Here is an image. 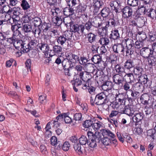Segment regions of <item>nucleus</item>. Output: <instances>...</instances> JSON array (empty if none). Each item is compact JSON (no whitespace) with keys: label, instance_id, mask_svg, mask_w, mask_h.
I'll return each instance as SVG.
<instances>
[{"label":"nucleus","instance_id":"1","mask_svg":"<svg viewBox=\"0 0 156 156\" xmlns=\"http://www.w3.org/2000/svg\"><path fill=\"white\" fill-rule=\"evenodd\" d=\"M115 97L112 94L106 95L104 92L98 94L95 96L94 103L97 105H104L108 102H113Z\"/></svg>","mask_w":156,"mask_h":156},{"label":"nucleus","instance_id":"2","mask_svg":"<svg viewBox=\"0 0 156 156\" xmlns=\"http://www.w3.org/2000/svg\"><path fill=\"white\" fill-rule=\"evenodd\" d=\"M115 97L112 94L106 95L104 92L98 94L95 96L94 103L97 105H104L108 102H113Z\"/></svg>","mask_w":156,"mask_h":156},{"label":"nucleus","instance_id":"3","mask_svg":"<svg viewBox=\"0 0 156 156\" xmlns=\"http://www.w3.org/2000/svg\"><path fill=\"white\" fill-rule=\"evenodd\" d=\"M91 60L94 63L97 64L100 69L103 70L106 67V64L102 60V58L98 55H94L91 58Z\"/></svg>","mask_w":156,"mask_h":156},{"label":"nucleus","instance_id":"4","mask_svg":"<svg viewBox=\"0 0 156 156\" xmlns=\"http://www.w3.org/2000/svg\"><path fill=\"white\" fill-rule=\"evenodd\" d=\"M66 57L70 62L71 67H74L76 64L80 61L79 56L77 55L73 54L70 52L66 53Z\"/></svg>","mask_w":156,"mask_h":156},{"label":"nucleus","instance_id":"5","mask_svg":"<svg viewBox=\"0 0 156 156\" xmlns=\"http://www.w3.org/2000/svg\"><path fill=\"white\" fill-rule=\"evenodd\" d=\"M113 81L115 84H117L119 87L121 88L124 82V77L123 75L119 74H115L112 77Z\"/></svg>","mask_w":156,"mask_h":156},{"label":"nucleus","instance_id":"6","mask_svg":"<svg viewBox=\"0 0 156 156\" xmlns=\"http://www.w3.org/2000/svg\"><path fill=\"white\" fill-rule=\"evenodd\" d=\"M62 64L65 75L69 76H71V73L69 72V69L73 67H70V63L69 60L66 58L62 61Z\"/></svg>","mask_w":156,"mask_h":156},{"label":"nucleus","instance_id":"7","mask_svg":"<svg viewBox=\"0 0 156 156\" xmlns=\"http://www.w3.org/2000/svg\"><path fill=\"white\" fill-rule=\"evenodd\" d=\"M79 77L83 81H86L88 85L90 83L91 80L92 78V76L91 74L89 72H80L78 74Z\"/></svg>","mask_w":156,"mask_h":156},{"label":"nucleus","instance_id":"8","mask_svg":"<svg viewBox=\"0 0 156 156\" xmlns=\"http://www.w3.org/2000/svg\"><path fill=\"white\" fill-rule=\"evenodd\" d=\"M140 54L143 57L145 58H148L151 55H153L152 49L146 47L143 48L140 50Z\"/></svg>","mask_w":156,"mask_h":156},{"label":"nucleus","instance_id":"9","mask_svg":"<svg viewBox=\"0 0 156 156\" xmlns=\"http://www.w3.org/2000/svg\"><path fill=\"white\" fill-rule=\"evenodd\" d=\"M127 99L129 102H132L136 99L139 95V91H134L132 90L126 92Z\"/></svg>","mask_w":156,"mask_h":156},{"label":"nucleus","instance_id":"10","mask_svg":"<svg viewBox=\"0 0 156 156\" xmlns=\"http://www.w3.org/2000/svg\"><path fill=\"white\" fill-rule=\"evenodd\" d=\"M114 52L116 53H120L125 55V48L122 44H114L112 47Z\"/></svg>","mask_w":156,"mask_h":156},{"label":"nucleus","instance_id":"11","mask_svg":"<svg viewBox=\"0 0 156 156\" xmlns=\"http://www.w3.org/2000/svg\"><path fill=\"white\" fill-rule=\"evenodd\" d=\"M122 16L124 18H129L132 16L133 11L132 8L128 6H126L122 10Z\"/></svg>","mask_w":156,"mask_h":156},{"label":"nucleus","instance_id":"12","mask_svg":"<svg viewBox=\"0 0 156 156\" xmlns=\"http://www.w3.org/2000/svg\"><path fill=\"white\" fill-rule=\"evenodd\" d=\"M5 24L10 23L11 25L12 24H15V25H17L18 24V19L15 18V16H12L11 17V16L9 15H6L5 16Z\"/></svg>","mask_w":156,"mask_h":156},{"label":"nucleus","instance_id":"13","mask_svg":"<svg viewBox=\"0 0 156 156\" xmlns=\"http://www.w3.org/2000/svg\"><path fill=\"white\" fill-rule=\"evenodd\" d=\"M112 10H114L116 13L118 12V7L121 6V3L119 0H115L111 1L109 4Z\"/></svg>","mask_w":156,"mask_h":156},{"label":"nucleus","instance_id":"14","mask_svg":"<svg viewBox=\"0 0 156 156\" xmlns=\"http://www.w3.org/2000/svg\"><path fill=\"white\" fill-rule=\"evenodd\" d=\"M97 35L91 32H90L87 34L86 38L87 39L89 43L92 44L96 42Z\"/></svg>","mask_w":156,"mask_h":156},{"label":"nucleus","instance_id":"15","mask_svg":"<svg viewBox=\"0 0 156 156\" xmlns=\"http://www.w3.org/2000/svg\"><path fill=\"white\" fill-rule=\"evenodd\" d=\"M144 115L141 112H136L134 115L133 117V120L134 122L138 123L140 122L143 119Z\"/></svg>","mask_w":156,"mask_h":156},{"label":"nucleus","instance_id":"16","mask_svg":"<svg viewBox=\"0 0 156 156\" xmlns=\"http://www.w3.org/2000/svg\"><path fill=\"white\" fill-rule=\"evenodd\" d=\"M113 87V83L111 81L104 82L101 86L102 89L104 91H108L111 90Z\"/></svg>","mask_w":156,"mask_h":156},{"label":"nucleus","instance_id":"17","mask_svg":"<svg viewBox=\"0 0 156 156\" xmlns=\"http://www.w3.org/2000/svg\"><path fill=\"white\" fill-rule=\"evenodd\" d=\"M74 11L73 8L68 6L63 9V12L65 15L68 17L72 15L74 13Z\"/></svg>","mask_w":156,"mask_h":156},{"label":"nucleus","instance_id":"18","mask_svg":"<svg viewBox=\"0 0 156 156\" xmlns=\"http://www.w3.org/2000/svg\"><path fill=\"white\" fill-rule=\"evenodd\" d=\"M136 78V80H137L138 82L141 84L143 83L144 84H145L149 80L147 76L145 74L141 75Z\"/></svg>","mask_w":156,"mask_h":156},{"label":"nucleus","instance_id":"19","mask_svg":"<svg viewBox=\"0 0 156 156\" xmlns=\"http://www.w3.org/2000/svg\"><path fill=\"white\" fill-rule=\"evenodd\" d=\"M134 76V75H133V73H126L124 77L126 80L127 82L130 83L132 82H134V80H136V78Z\"/></svg>","mask_w":156,"mask_h":156},{"label":"nucleus","instance_id":"20","mask_svg":"<svg viewBox=\"0 0 156 156\" xmlns=\"http://www.w3.org/2000/svg\"><path fill=\"white\" fill-rule=\"evenodd\" d=\"M56 40L58 44L62 46L65 44L66 42L68 43V41L63 35L57 36Z\"/></svg>","mask_w":156,"mask_h":156},{"label":"nucleus","instance_id":"21","mask_svg":"<svg viewBox=\"0 0 156 156\" xmlns=\"http://www.w3.org/2000/svg\"><path fill=\"white\" fill-rule=\"evenodd\" d=\"M51 51H53L54 55H58L61 54L62 51V48L60 45H55L53 47V50H51Z\"/></svg>","mask_w":156,"mask_h":156},{"label":"nucleus","instance_id":"22","mask_svg":"<svg viewBox=\"0 0 156 156\" xmlns=\"http://www.w3.org/2000/svg\"><path fill=\"white\" fill-rule=\"evenodd\" d=\"M110 9L107 7L104 8L101 11V16L103 18L108 17L111 13Z\"/></svg>","mask_w":156,"mask_h":156},{"label":"nucleus","instance_id":"23","mask_svg":"<svg viewBox=\"0 0 156 156\" xmlns=\"http://www.w3.org/2000/svg\"><path fill=\"white\" fill-rule=\"evenodd\" d=\"M146 15L151 18L154 19L156 18V12L155 9H148L146 11Z\"/></svg>","mask_w":156,"mask_h":156},{"label":"nucleus","instance_id":"24","mask_svg":"<svg viewBox=\"0 0 156 156\" xmlns=\"http://www.w3.org/2000/svg\"><path fill=\"white\" fill-rule=\"evenodd\" d=\"M150 99V97L148 95L146 94H143L141 96L140 100L141 103L145 105L148 104V101Z\"/></svg>","mask_w":156,"mask_h":156},{"label":"nucleus","instance_id":"25","mask_svg":"<svg viewBox=\"0 0 156 156\" xmlns=\"http://www.w3.org/2000/svg\"><path fill=\"white\" fill-rule=\"evenodd\" d=\"M102 134L101 133L96 132L94 133L93 139L95 140L97 143H100V142L101 143L102 139Z\"/></svg>","mask_w":156,"mask_h":156},{"label":"nucleus","instance_id":"26","mask_svg":"<svg viewBox=\"0 0 156 156\" xmlns=\"http://www.w3.org/2000/svg\"><path fill=\"white\" fill-rule=\"evenodd\" d=\"M34 27H41L42 23L41 19L38 17H35L32 20Z\"/></svg>","mask_w":156,"mask_h":156},{"label":"nucleus","instance_id":"27","mask_svg":"<svg viewBox=\"0 0 156 156\" xmlns=\"http://www.w3.org/2000/svg\"><path fill=\"white\" fill-rule=\"evenodd\" d=\"M30 49H34L36 47H38L39 43L36 39L31 40L28 43Z\"/></svg>","mask_w":156,"mask_h":156},{"label":"nucleus","instance_id":"28","mask_svg":"<svg viewBox=\"0 0 156 156\" xmlns=\"http://www.w3.org/2000/svg\"><path fill=\"white\" fill-rule=\"evenodd\" d=\"M38 48L43 52H45L48 51L49 47L47 44L45 43H41L39 44Z\"/></svg>","mask_w":156,"mask_h":156},{"label":"nucleus","instance_id":"29","mask_svg":"<svg viewBox=\"0 0 156 156\" xmlns=\"http://www.w3.org/2000/svg\"><path fill=\"white\" fill-rule=\"evenodd\" d=\"M119 37V34L117 30H115L112 31L110 35L109 38L114 40H116Z\"/></svg>","mask_w":156,"mask_h":156},{"label":"nucleus","instance_id":"30","mask_svg":"<svg viewBox=\"0 0 156 156\" xmlns=\"http://www.w3.org/2000/svg\"><path fill=\"white\" fill-rule=\"evenodd\" d=\"M118 20L117 19H110L108 21L106 22V24L108 26L112 27H115L117 24Z\"/></svg>","mask_w":156,"mask_h":156},{"label":"nucleus","instance_id":"31","mask_svg":"<svg viewBox=\"0 0 156 156\" xmlns=\"http://www.w3.org/2000/svg\"><path fill=\"white\" fill-rule=\"evenodd\" d=\"M143 71V69L141 67L138 66H136L133 71L134 77L136 78L137 77L142 75V72Z\"/></svg>","mask_w":156,"mask_h":156},{"label":"nucleus","instance_id":"32","mask_svg":"<svg viewBox=\"0 0 156 156\" xmlns=\"http://www.w3.org/2000/svg\"><path fill=\"white\" fill-rule=\"evenodd\" d=\"M87 6L84 5H82L80 4L76 7V12L79 14H81L85 11L86 9Z\"/></svg>","mask_w":156,"mask_h":156},{"label":"nucleus","instance_id":"33","mask_svg":"<svg viewBox=\"0 0 156 156\" xmlns=\"http://www.w3.org/2000/svg\"><path fill=\"white\" fill-rule=\"evenodd\" d=\"M80 144H74L73 145V148L76 152L79 154H81L83 153L82 149L81 146Z\"/></svg>","mask_w":156,"mask_h":156},{"label":"nucleus","instance_id":"34","mask_svg":"<svg viewBox=\"0 0 156 156\" xmlns=\"http://www.w3.org/2000/svg\"><path fill=\"white\" fill-rule=\"evenodd\" d=\"M136 19L137 21L138 26L141 27L143 26L145 24V21L144 19L142 17L136 16Z\"/></svg>","mask_w":156,"mask_h":156},{"label":"nucleus","instance_id":"35","mask_svg":"<svg viewBox=\"0 0 156 156\" xmlns=\"http://www.w3.org/2000/svg\"><path fill=\"white\" fill-rule=\"evenodd\" d=\"M23 42L24 41L22 40L16 39L14 41L13 45L16 49L20 50Z\"/></svg>","mask_w":156,"mask_h":156},{"label":"nucleus","instance_id":"36","mask_svg":"<svg viewBox=\"0 0 156 156\" xmlns=\"http://www.w3.org/2000/svg\"><path fill=\"white\" fill-rule=\"evenodd\" d=\"M117 74L119 75H122V74L125 73L124 68L122 67L120 65L118 64L114 68Z\"/></svg>","mask_w":156,"mask_h":156},{"label":"nucleus","instance_id":"37","mask_svg":"<svg viewBox=\"0 0 156 156\" xmlns=\"http://www.w3.org/2000/svg\"><path fill=\"white\" fill-rule=\"evenodd\" d=\"M148 64L151 66H155L156 64V55H151L150 57L147 58Z\"/></svg>","mask_w":156,"mask_h":156},{"label":"nucleus","instance_id":"38","mask_svg":"<svg viewBox=\"0 0 156 156\" xmlns=\"http://www.w3.org/2000/svg\"><path fill=\"white\" fill-rule=\"evenodd\" d=\"M41 30L40 27H34L33 29L32 32L35 36L38 37L40 36L41 32Z\"/></svg>","mask_w":156,"mask_h":156},{"label":"nucleus","instance_id":"39","mask_svg":"<svg viewBox=\"0 0 156 156\" xmlns=\"http://www.w3.org/2000/svg\"><path fill=\"white\" fill-rule=\"evenodd\" d=\"M133 87L136 91L142 92L143 89V86L142 84L138 82L133 85Z\"/></svg>","mask_w":156,"mask_h":156},{"label":"nucleus","instance_id":"40","mask_svg":"<svg viewBox=\"0 0 156 156\" xmlns=\"http://www.w3.org/2000/svg\"><path fill=\"white\" fill-rule=\"evenodd\" d=\"M20 5L23 9L24 10H27L30 9V6L26 0H22Z\"/></svg>","mask_w":156,"mask_h":156},{"label":"nucleus","instance_id":"41","mask_svg":"<svg viewBox=\"0 0 156 156\" xmlns=\"http://www.w3.org/2000/svg\"><path fill=\"white\" fill-rule=\"evenodd\" d=\"M134 66V65L133 61L130 59L127 60L124 65L125 68L127 69H130L133 67Z\"/></svg>","mask_w":156,"mask_h":156},{"label":"nucleus","instance_id":"42","mask_svg":"<svg viewBox=\"0 0 156 156\" xmlns=\"http://www.w3.org/2000/svg\"><path fill=\"white\" fill-rule=\"evenodd\" d=\"M30 50L28 43L27 44L24 41L22 46L21 47L20 51L23 52H27Z\"/></svg>","mask_w":156,"mask_h":156},{"label":"nucleus","instance_id":"43","mask_svg":"<svg viewBox=\"0 0 156 156\" xmlns=\"http://www.w3.org/2000/svg\"><path fill=\"white\" fill-rule=\"evenodd\" d=\"M7 35L4 32L0 31V44L3 45L4 46L5 44H4V42L7 39Z\"/></svg>","mask_w":156,"mask_h":156},{"label":"nucleus","instance_id":"44","mask_svg":"<svg viewBox=\"0 0 156 156\" xmlns=\"http://www.w3.org/2000/svg\"><path fill=\"white\" fill-rule=\"evenodd\" d=\"M94 27L92 25V23L90 21L87 22L84 25V29H85L88 31L93 30V28Z\"/></svg>","mask_w":156,"mask_h":156},{"label":"nucleus","instance_id":"45","mask_svg":"<svg viewBox=\"0 0 156 156\" xmlns=\"http://www.w3.org/2000/svg\"><path fill=\"white\" fill-rule=\"evenodd\" d=\"M99 42L102 45H107L109 42L108 38L106 37H101L99 40Z\"/></svg>","mask_w":156,"mask_h":156},{"label":"nucleus","instance_id":"46","mask_svg":"<svg viewBox=\"0 0 156 156\" xmlns=\"http://www.w3.org/2000/svg\"><path fill=\"white\" fill-rule=\"evenodd\" d=\"M51 27V24L49 23L44 22L42 24H41L40 28L41 30H43L44 32H46Z\"/></svg>","mask_w":156,"mask_h":156},{"label":"nucleus","instance_id":"47","mask_svg":"<svg viewBox=\"0 0 156 156\" xmlns=\"http://www.w3.org/2000/svg\"><path fill=\"white\" fill-rule=\"evenodd\" d=\"M147 135L152 137L153 140L156 139V131L155 130L151 129L147 131Z\"/></svg>","mask_w":156,"mask_h":156},{"label":"nucleus","instance_id":"48","mask_svg":"<svg viewBox=\"0 0 156 156\" xmlns=\"http://www.w3.org/2000/svg\"><path fill=\"white\" fill-rule=\"evenodd\" d=\"M103 133L104 135H104H108L111 137L112 138H114L115 137V134L111 132L109 130L107 129H103Z\"/></svg>","mask_w":156,"mask_h":156},{"label":"nucleus","instance_id":"49","mask_svg":"<svg viewBox=\"0 0 156 156\" xmlns=\"http://www.w3.org/2000/svg\"><path fill=\"white\" fill-rule=\"evenodd\" d=\"M126 43V47L129 48H134V41L133 40L131 39H127L125 40Z\"/></svg>","mask_w":156,"mask_h":156},{"label":"nucleus","instance_id":"50","mask_svg":"<svg viewBox=\"0 0 156 156\" xmlns=\"http://www.w3.org/2000/svg\"><path fill=\"white\" fill-rule=\"evenodd\" d=\"M80 144L82 145H85L89 143L87 137L83 135L79 139Z\"/></svg>","mask_w":156,"mask_h":156},{"label":"nucleus","instance_id":"51","mask_svg":"<svg viewBox=\"0 0 156 156\" xmlns=\"http://www.w3.org/2000/svg\"><path fill=\"white\" fill-rule=\"evenodd\" d=\"M139 40L143 43L147 37L146 35L144 32H139L138 33Z\"/></svg>","mask_w":156,"mask_h":156},{"label":"nucleus","instance_id":"52","mask_svg":"<svg viewBox=\"0 0 156 156\" xmlns=\"http://www.w3.org/2000/svg\"><path fill=\"white\" fill-rule=\"evenodd\" d=\"M23 29L25 32L28 33L32 32V26L31 25L28 24H24Z\"/></svg>","mask_w":156,"mask_h":156},{"label":"nucleus","instance_id":"53","mask_svg":"<svg viewBox=\"0 0 156 156\" xmlns=\"http://www.w3.org/2000/svg\"><path fill=\"white\" fill-rule=\"evenodd\" d=\"M101 143H103L105 145L109 146L112 144V141L109 138L105 137L102 138Z\"/></svg>","mask_w":156,"mask_h":156},{"label":"nucleus","instance_id":"54","mask_svg":"<svg viewBox=\"0 0 156 156\" xmlns=\"http://www.w3.org/2000/svg\"><path fill=\"white\" fill-rule=\"evenodd\" d=\"M102 123L98 121V122H94L93 123L92 126V128L95 131L99 130L100 128L102 126Z\"/></svg>","mask_w":156,"mask_h":156},{"label":"nucleus","instance_id":"55","mask_svg":"<svg viewBox=\"0 0 156 156\" xmlns=\"http://www.w3.org/2000/svg\"><path fill=\"white\" fill-rule=\"evenodd\" d=\"M93 123V121L92 120H87L84 121L82 125L85 128H89L92 126Z\"/></svg>","mask_w":156,"mask_h":156},{"label":"nucleus","instance_id":"56","mask_svg":"<svg viewBox=\"0 0 156 156\" xmlns=\"http://www.w3.org/2000/svg\"><path fill=\"white\" fill-rule=\"evenodd\" d=\"M20 8L19 7L13 8V14L12 16H15V18L18 19V16L20 14Z\"/></svg>","mask_w":156,"mask_h":156},{"label":"nucleus","instance_id":"57","mask_svg":"<svg viewBox=\"0 0 156 156\" xmlns=\"http://www.w3.org/2000/svg\"><path fill=\"white\" fill-rule=\"evenodd\" d=\"M144 46V43L140 41L137 40L134 43V48H136L139 49Z\"/></svg>","mask_w":156,"mask_h":156},{"label":"nucleus","instance_id":"58","mask_svg":"<svg viewBox=\"0 0 156 156\" xmlns=\"http://www.w3.org/2000/svg\"><path fill=\"white\" fill-rule=\"evenodd\" d=\"M138 0H128V4L132 6H137L138 4Z\"/></svg>","mask_w":156,"mask_h":156},{"label":"nucleus","instance_id":"59","mask_svg":"<svg viewBox=\"0 0 156 156\" xmlns=\"http://www.w3.org/2000/svg\"><path fill=\"white\" fill-rule=\"evenodd\" d=\"M126 48L125 50V55L126 56L131 55L133 54L134 50H133V48H128V47Z\"/></svg>","mask_w":156,"mask_h":156},{"label":"nucleus","instance_id":"60","mask_svg":"<svg viewBox=\"0 0 156 156\" xmlns=\"http://www.w3.org/2000/svg\"><path fill=\"white\" fill-rule=\"evenodd\" d=\"M66 2L67 4V6L72 8L75 6L77 4V0H67Z\"/></svg>","mask_w":156,"mask_h":156},{"label":"nucleus","instance_id":"61","mask_svg":"<svg viewBox=\"0 0 156 156\" xmlns=\"http://www.w3.org/2000/svg\"><path fill=\"white\" fill-rule=\"evenodd\" d=\"M73 33L70 31H67L63 35L65 37L66 40L68 41L72 38Z\"/></svg>","mask_w":156,"mask_h":156},{"label":"nucleus","instance_id":"62","mask_svg":"<svg viewBox=\"0 0 156 156\" xmlns=\"http://www.w3.org/2000/svg\"><path fill=\"white\" fill-rule=\"evenodd\" d=\"M123 84L122 87L124 90L126 91V92L130 90H132L131 89V85L130 83L126 82Z\"/></svg>","mask_w":156,"mask_h":156},{"label":"nucleus","instance_id":"63","mask_svg":"<svg viewBox=\"0 0 156 156\" xmlns=\"http://www.w3.org/2000/svg\"><path fill=\"white\" fill-rule=\"evenodd\" d=\"M130 107H129V106H126L121 111L122 113L126 114L130 116V115H130Z\"/></svg>","mask_w":156,"mask_h":156},{"label":"nucleus","instance_id":"64","mask_svg":"<svg viewBox=\"0 0 156 156\" xmlns=\"http://www.w3.org/2000/svg\"><path fill=\"white\" fill-rule=\"evenodd\" d=\"M80 78H76L73 81V84L75 86H78L81 84L82 82Z\"/></svg>","mask_w":156,"mask_h":156}]
</instances>
